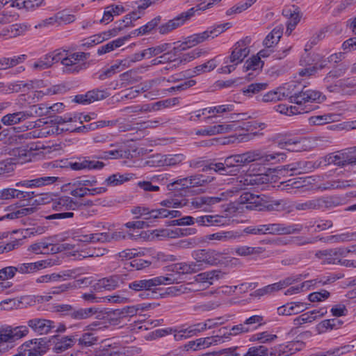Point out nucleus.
<instances>
[{
    "label": "nucleus",
    "instance_id": "obj_17",
    "mask_svg": "<svg viewBox=\"0 0 356 356\" xmlns=\"http://www.w3.org/2000/svg\"><path fill=\"white\" fill-rule=\"evenodd\" d=\"M282 14L288 18L286 22V33L290 35L292 31L296 28L300 19V9L296 6L286 8L282 10Z\"/></svg>",
    "mask_w": 356,
    "mask_h": 356
},
{
    "label": "nucleus",
    "instance_id": "obj_60",
    "mask_svg": "<svg viewBox=\"0 0 356 356\" xmlns=\"http://www.w3.org/2000/svg\"><path fill=\"white\" fill-rule=\"evenodd\" d=\"M264 317L259 315H254L247 318L243 323L245 325L248 326L249 332L256 330L258 326L263 324Z\"/></svg>",
    "mask_w": 356,
    "mask_h": 356
},
{
    "label": "nucleus",
    "instance_id": "obj_9",
    "mask_svg": "<svg viewBox=\"0 0 356 356\" xmlns=\"http://www.w3.org/2000/svg\"><path fill=\"white\" fill-rule=\"evenodd\" d=\"M175 280L169 277L159 276L151 279L138 280L129 284L130 289L141 292L144 290L153 289L161 284H169L173 282Z\"/></svg>",
    "mask_w": 356,
    "mask_h": 356
},
{
    "label": "nucleus",
    "instance_id": "obj_24",
    "mask_svg": "<svg viewBox=\"0 0 356 356\" xmlns=\"http://www.w3.org/2000/svg\"><path fill=\"white\" fill-rule=\"evenodd\" d=\"M234 129V124H217L196 131L197 135L213 136L220 134L230 132Z\"/></svg>",
    "mask_w": 356,
    "mask_h": 356
},
{
    "label": "nucleus",
    "instance_id": "obj_19",
    "mask_svg": "<svg viewBox=\"0 0 356 356\" xmlns=\"http://www.w3.org/2000/svg\"><path fill=\"white\" fill-rule=\"evenodd\" d=\"M68 166L73 170H99L104 166V163L99 161L87 160L86 158L79 159L78 161L70 162Z\"/></svg>",
    "mask_w": 356,
    "mask_h": 356
},
{
    "label": "nucleus",
    "instance_id": "obj_3",
    "mask_svg": "<svg viewBox=\"0 0 356 356\" xmlns=\"http://www.w3.org/2000/svg\"><path fill=\"white\" fill-rule=\"evenodd\" d=\"M77 204L74 200L68 196H62L58 197L52 203V210L63 211L54 214L46 216V220H60L68 218H73L74 213L65 211H76Z\"/></svg>",
    "mask_w": 356,
    "mask_h": 356
},
{
    "label": "nucleus",
    "instance_id": "obj_34",
    "mask_svg": "<svg viewBox=\"0 0 356 356\" xmlns=\"http://www.w3.org/2000/svg\"><path fill=\"white\" fill-rule=\"evenodd\" d=\"M296 345L294 342H290L286 345L281 344L279 345L275 349H270V355L275 356H290L294 354L298 350L297 348H294Z\"/></svg>",
    "mask_w": 356,
    "mask_h": 356
},
{
    "label": "nucleus",
    "instance_id": "obj_18",
    "mask_svg": "<svg viewBox=\"0 0 356 356\" xmlns=\"http://www.w3.org/2000/svg\"><path fill=\"white\" fill-rule=\"evenodd\" d=\"M121 282L122 279L120 275H113L99 280L97 282L93 284L92 287L94 290L97 291H102V290L111 291L119 287Z\"/></svg>",
    "mask_w": 356,
    "mask_h": 356
},
{
    "label": "nucleus",
    "instance_id": "obj_58",
    "mask_svg": "<svg viewBox=\"0 0 356 356\" xmlns=\"http://www.w3.org/2000/svg\"><path fill=\"white\" fill-rule=\"evenodd\" d=\"M277 338L276 334H272L268 332H262L257 333L250 338L251 341H259L261 343H270L275 341Z\"/></svg>",
    "mask_w": 356,
    "mask_h": 356
},
{
    "label": "nucleus",
    "instance_id": "obj_13",
    "mask_svg": "<svg viewBox=\"0 0 356 356\" xmlns=\"http://www.w3.org/2000/svg\"><path fill=\"white\" fill-rule=\"evenodd\" d=\"M110 95L107 89H92L85 94H79L74 96L73 102L79 104H90L96 101H100L107 98Z\"/></svg>",
    "mask_w": 356,
    "mask_h": 356
},
{
    "label": "nucleus",
    "instance_id": "obj_40",
    "mask_svg": "<svg viewBox=\"0 0 356 356\" xmlns=\"http://www.w3.org/2000/svg\"><path fill=\"white\" fill-rule=\"evenodd\" d=\"M264 252L262 247L239 246L234 249V252L238 256L246 257L253 254H260Z\"/></svg>",
    "mask_w": 356,
    "mask_h": 356
},
{
    "label": "nucleus",
    "instance_id": "obj_7",
    "mask_svg": "<svg viewBox=\"0 0 356 356\" xmlns=\"http://www.w3.org/2000/svg\"><path fill=\"white\" fill-rule=\"evenodd\" d=\"M321 164V162L318 161H300L284 165L281 168L278 167L277 172L280 175H284V172H289L290 176L305 174L319 168Z\"/></svg>",
    "mask_w": 356,
    "mask_h": 356
},
{
    "label": "nucleus",
    "instance_id": "obj_30",
    "mask_svg": "<svg viewBox=\"0 0 356 356\" xmlns=\"http://www.w3.org/2000/svg\"><path fill=\"white\" fill-rule=\"evenodd\" d=\"M226 220V218L218 215L202 216L195 218V222L201 226L223 225Z\"/></svg>",
    "mask_w": 356,
    "mask_h": 356
},
{
    "label": "nucleus",
    "instance_id": "obj_57",
    "mask_svg": "<svg viewBox=\"0 0 356 356\" xmlns=\"http://www.w3.org/2000/svg\"><path fill=\"white\" fill-rule=\"evenodd\" d=\"M34 212V208L33 207H28V208H21L19 209H17L15 211L9 213L4 216L1 217L0 218L1 220H3L5 218L7 219H15V218H19L23 216L29 215Z\"/></svg>",
    "mask_w": 356,
    "mask_h": 356
},
{
    "label": "nucleus",
    "instance_id": "obj_47",
    "mask_svg": "<svg viewBox=\"0 0 356 356\" xmlns=\"http://www.w3.org/2000/svg\"><path fill=\"white\" fill-rule=\"evenodd\" d=\"M334 114L331 113L321 115H314L309 118V122L312 125H323L334 122Z\"/></svg>",
    "mask_w": 356,
    "mask_h": 356
},
{
    "label": "nucleus",
    "instance_id": "obj_1",
    "mask_svg": "<svg viewBox=\"0 0 356 356\" xmlns=\"http://www.w3.org/2000/svg\"><path fill=\"white\" fill-rule=\"evenodd\" d=\"M316 92L310 90V87L302 83L291 81L271 90L261 97L263 102H271L288 99L291 103L305 102L316 98Z\"/></svg>",
    "mask_w": 356,
    "mask_h": 356
},
{
    "label": "nucleus",
    "instance_id": "obj_5",
    "mask_svg": "<svg viewBox=\"0 0 356 356\" xmlns=\"http://www.w3.org/2000/svg\"><path fill=\"white\" fill-rule=\"evenodd\" d=\"M310 90L316 92V98L314 99L305 101V102L294 103L295 106H286V105L280 104L277 106V111L281 113L286 114V115L291 116L296 114L309 113L311 110L310 104L316 103L320 104L325 99V96L318 90H314L310 88Z\"/></svg>",
    "mask_w": 356,
    "mask_h": 356
},
{
    "label": "nucleus",
    "instance_id": "obj_2",
    "mask_svg": "<svg viewBox=\"0 0 356 356\" xmlns=\"http://www.w3.org/2000/svg\"><path fill=\"white\" fill-rule=\"evenodd\" d=\"M46 310L68 316L73 321L86 320L98 312L96 307L77 308L68 304H48Z\"/></svg>",
    "mask_w": 356,
    "mask_h": 356
},
{
    "label": "nucleus",
    "instance_id": "obj_43",
    "mask_svg": "<svg viewBox=\"0 0 356 356\" xmlns=\"http://www.w3.org/2000/svg\"><path fill=\"white\" fill-rule=\"evenodd\" d=\"M179 103L178 97H173L161 100L152 104V109L153 111H160L163 108H170L176 106Z\"/></svg>",
    "mask_w": 356,
    "mask_h": 356
},
{
    "label": "nucleus",
    "instance_id": "obj_20",
    "mask_svg": "<svg viewBox=\"0 0 356 356\" xmlns=\"http://www.w3.org/2000/svg\"><path fill=\"white\" fill-rule=\"evenodd\" d=\"M307 305H309V304L300 302L287 303L277 308V314L286 316L297 314L309 308Z\"/></svg>",
    "mask_w": 356,
    "mask_h": 356
},
{
    "label": "nucleus",
    "instance_id": "obj_36",
    "mask_svg": "<svg viewBox=\"0 0 356 356\" xmlns=\"http://www.w3.org/2000/svg\"><path fill=\"white\" fill-rule=\"evenodd\" d=\"M319 240L324 242L330 243H341L351 241H356V232H346L341 234L331 235L327 236L325 239L319 238Z\"/></svg>",
    "mask_w": 356,
    "mask_h": 356
},
{
    "label": "nucleus",
    "instance_id": "obj_26",
    "mask_svg": "<svg viewBox=\"0 0 356 356\" xmlns=\"http://www.w3.org/2000/svg\"><path fill=\"white\" fill-rule=\"evenodd\" d=\"M92 282V277H84L83 279H79L74 282L72 284H61L58 286L53 287L51 290L48 293L49 294H58L61 292L66 291L69 289L75 288L77 286H80L81 284L88 286L91 285Z\"/></svg>",
    "mask_w": 356,
    "mask_h": 356
},
{
    "label": "nucleus",
    "instance_id": "obj_50",
    "mask_svg": "<svg viewBox=\"0 0 356 356\" xmlns=\"http://www.w3.org/2000/svg\"><path fill=\"white\" fill-rule=\"evenodd\" d=\"M257 0H247L245 2H239L236 5L232 6L229 9L226 11L227 15H232L233 14L241 13L243 11L249 8L252 5H253Z\"/></svg>",
    "mask_w": 356,
    "mask_h": 356
},
{
    "label": "nucleus",
    "instance_id": "obj_12",
    "mask_svg": "<svg viewBox=\"0 0 356 356\" xmlns=\"http://www.w3.org/2000/svg\"><path fill=\"white\" fill-rule=\"evenodd\" d=\"M250 43V38L246 37L235 43L233 47L231 55L227 57L225 63H232L234 65L241 63L250 54L248 45Z\"/></svg>",
    "mask_w": 356,
    "mask_h": 356
},
{
    "label": "nucleus",
    "instance_id": "obj_62",
    "mask_svg": "<svg viewBox=\"0 0 356 356\" xmlns=\"http://www.w3.org/2000/svg\"><path fill=\"white\" fill-rule=\"evenodd\" d=\"M231 27L230 23H224L215 26L214 27L209 28L207 31L208 33L209 37L211 38H214L218 36L220 33H223L227 29Z\"/></svg>",
    "mask_w": 356,
    "mask_h": 356
},
{
    "label": "nucleus",
    "instance_id": "obj_55",
    "mask_svg": "<svg viewBox=\"0 0 356 356\" xmlns=\"http://www.w3.org/2000/svg\"><path fill=\"white\" fill-rule=\"evenodd\" d=\"M138 233V232H136ZM140 236V234H134L131 232H125L124 231H115L110 234L111 241H121L128 237L130 239L136 240Z\"/></svg>",
    "mask_w": 356,
    "mask_h": 356
},
{
    "label": "nucleus",
    "instance_id": "obj_46",
    "mask_svg": "<svg viewBox=\"0 0 356 356\" xmlns=\"http://www.w3.org/2000/svg\"><path fill=\"white\" fill-rule=\"evenodd\" d=\"M170 47V44L163 43L159 45L149 47L144 49V54L145 57L150 58L153 56H158L159 54L167 51Z\"/></svg>",
    "mask_w": 356,
    "mask_h": 356
},
{
    "label": "nucleus",
    "instance_id": "obj_59",
    "mask_svg": "<svg viewBox=\"0 0 356 356\" xmlns=\"http://www.w3.org/2000/svg\"><path fill=\"white\" fill-rule=\"evenodd\" d=\"M270 355V350L265 346H252L249 348L243 356H268Z\"/></svg>",
    "mask_w": 356,
    "mask_h": 356
},
{
    "label": "nucleus",
    "instance_id": "obj_25",
    "mask_svg": "<svg viewBox=\"0 0 356 356\" xmlns=\"http://www.w3.org/2000/svg\"><path fill=\"white\" fill-rule=\"evenodd\" d=\"M171 270L177 274L185 275L197 273L200 271V268L195 261L181 262L173 264L171 266Z\"/></svg>",
    "mask_w": 356,
    "mask_h": 356
},
{
    "label": "nucleus",
    "instance_id": "obj_64",
    "mask_svg": "<svg viewBox=\"0 0 356 356\" xmlns=\"http://www.w3.org/2000/svg\"><path fill=\"white\" fill-rule=\"evenodd\" d=\"M344 93L348 95L356 94V76L343 79Z\"/></svg>",
    "mask_w": 356,
    "mask_h": 356
},
{
    "label": "nucleus",
    "instance_id": "obj_42",
    "mask_svg": "<svg viewBox=\"0 0 356 356\" xmlns=\"http://www.w3.org/2000/svg\"><path fill=\"white\" fill-rule=\"evenodd\" d=\"M347 67L343 65H340L337 67L330 70L323 81L325 83H330L332 82L334 80L343 76L346 72Z\"/></svg>",
    "mask_w": 356,
    "mask_h": 356
},
{
    "label": "nucleus",
    "instance_id": "obj_32",
    "mask_svg": "<svg viewBox=\"0 0 356 356\" xmlns=\"http://www.w3.org/2000/svg\"><path fill=\"white\" fill-rule=\"evenodd\" d=\"M7 334V340L9 343L14 342L29 333V328L25 325L17 326L14 328L5 329Z\"/></svg>",
    "mask_w": 356,
    "mask_h": 356
},
{
    "label": "nucleus",
    "instance_id": "obj_53",
    "mask_svg": "<svg viewBox=\"0 0 356 356\" xmlns=\"http://www.w3.org/2000/svg\"><path fill=\"white\" fill-rule=\"evenodd\" d=\"M263 65H264V62L261 61L260 56L257 55V56H253L250 59H248L245 63L243 68H244L245 71H249V70L256 71L259 69L262 68Z\"/></svg>",
    "mask_w": 356,
    "mask_h": 356
},
{
    "label": "nucleus",
    "instance_id": "obj_37",
    "mask_svg": "<svg viewBox=\"0 0 356 356\" xmlns=\"http://www.w3.org/2000/svg\"><path fill=\"white\" fill-rule=\"evenodd\" d=\"M44 268V261L18 264L20 273H34Z\"/></svg>",
    "mask_w": 356,
    "mask_h": 356
},
{
    "label": "nucleus",
    "instance_id": "obj_45",
    "mask_svg": "<svg viewBox=\"0 0 356 356\" xmlns=\"http://www.w3.org/2000/svg\"><path fill=\"white\" fill-rule=\"evenodd\" d=\"M66 330L67 327L64 323H56L53 321L46 319V334L63 333Z\"/></svg>",
    "mask_w": 356,
    "mask_h": 356
},
{
    "label": "nucleus",
    "instance_id": "obj_44",
    "mask_svg": "<svg viewBox=\"0 0 356 356\" xmlns=\"http://www.w3.org/2000/svg\"><path fill=\"white\" fill-rule=\"evenodd\" d=\"M44 0H15L14 4H10V7H17L19 9H33L42 4Z\"/></svg>",
    "mask_w": 356,
    "mask_h": 356
},
{
    "label": "nucleus",
    "instance_id": "obj_52",
    "mask_svg": "<svg viewBox=\"0 0 356 356\" xmlns=\"http://www.w3.org/2000/svg\"><path fill=\"white\" fill-rule=\"evenodd\" d=\"M302 224L281 223V234L289 235L300 234L303 229Z\"/></svg>",
    "mask_w": 356,
    "mask_h": 356
},
{
    "label": "nucleus",
    "instance_id": "obj_4",
    "mask_svg": "<svg viewBox=\"0 0 356 356\" xmlns=\"http://www.w3.org/2000/svg\"><path fill=\"white\" fill-rule=\"evenodd\" d=\"M225 254L215 250L201 249L194 251L193 257L198 264L200 270L207 266H216L225 263Z\"/></svg>",
    "mask_w": 356,
    "mask_h": 356
},
{
    "label": "nucleus",
    "instance_id": "obj_48",
    "mask_svg": "<svg viewBox=\"0 0 356 356\" xmlns=\"http://www.w3.org/2000/svg\"><path fill=\"white\" fill-rule=\"evenodd\" d=\"M98 341V337L91 332L83 333L78 339V345L82 348L92 346Z\"/></svg>",
    "mask_w": 356,
    "mask_h": 356
},
{
    "label": "nucleus",
    "instance_id": "obj_15",
    "mask_svg": "<svg viewBox=\"0 0 356 356\" xmlns=\"http://www.w3.org/2000/svg\"><path fill=\"white\" fill-rule=\"evenodd\" d=\"M243 156L244 157V160H245L246 164L253 161H259L261 163L265 164L279 157H281L282 160L284 159V154L274 153L268 154L259 149L246 152L243 153Z\"/></svg>",
    "mask_w": 356,
    "mask_h": 356
},
{
    "label": "nucleus",
    "instance_id": "obj_11",
    "mask_svg": "<svg viewBox=\"0 0 356 356\" xmlns=\"http://www.w3.org/2000/svg\"><path fill=\"white\" fill-rule=\"evenodd\" d=\"M195 8H191L187 11L182 12L177 17L159 26V31L161 34H167L190 20L195 14Z\"/></svg>",
    "mask_w": 356,
    "mask_h": 356
},
{
    "label": "nucleus",
    "instance_id": "obj_31",
    "mask_svg": "<svg viewBox=\"0 0 356 356\" xmlns=\"http://www.w3.org/2000/svg\"><path fill=\"white\" fill-rule=\"evenodd\" d=\"M209 38V37L207 31L200 33L193 34L191 36H188L186 41L179 47V51L186 50L187 48L195 46L196 44L201 43L206 40H208Z\"/></svg>",
    "mask_w": 356,
    "mask_h": 356
},
{
    "label": "nucleus",
    "instance_id": "obj_49",
    "mask_svg": "<svg viewBox=\"0 0 356 356\" xmlns=\"http://www.w3.org/2000/svg\"><path fill=\"white\" fill-rule=\"evenodd\" d=\"M130 175H120L119 173L113 174L109 176L106 180L105 183L108 186H115L120 184H122L124 182L129 181L130 179Z\"/></svg>",
    "mask_w": 356,
    "mask_h": 356
},
{
    "label": "nucleus",
    "instance_id": "obj_14",
    "mask_svg": "<svg viewBox=\"0 0 356 356\" xmlns=\"http://www.w3.org/2000/svg\"><path fill=\"white\" fill-rule=\"evenodd\" d=\"M336 205L337 204L332 197H320L307 200L305 202L297 203L295 205V209L298 211L318 210Z\"/></svg>",
    "mask_w": 356,
    "mask_h": 356
},
{
    "label": "nucleus",
    "instance_id": "obj_56",
    "mask_svg": "<svg viewBox=\"0 0 356 356\" xmlns=\"http://www.w3.org/2000/svg\"><path fill=\"white\" fill-rule=\"evenodd\" d=\"M179 51V47H174L172 50L163 53L161 56L151 60V65H157L161 64H166L169 60L171 55L177 56V53Z\"/></svg>",
    "mask_w": 356,
    "mask_h": 356
},
{
    "label": "nucleus",
    "instance_id": "obj_63",
    "mask_svg": "<svg viewBox=\"0 0 356 356\" xmlns=\"http://www.w3.org/2000/svg\"><path fill=\"white\" fill-rule=\"evenodd\" d=\"M346 165L356 164V146L342 150Z\"/></svg>",
    "mask_w": 356,
    "mask_h": 356
},
{
    "label": "nucleus",
    "instance_id": "obj_21",
    "mask_svg": "<svg viewBox=\"0 0 356 356\" xmlns=\"http://www.w3.org/2000/svg\"><path fill=\"white\" fill-rule=\"evenodd\" d=\"M191 166L193 168H199L202 167V172H207L209 170H213L215 172L218 173L221 175H229L228 167L223 163H213L210 162L207 164L204 163V161H200L195 163L193 165L191 164Z\"/></svg>",
    "mask_w": 356,
    "mask_h": 356
},
{
    "label": "nucleus",
    "instance_id": "obj_41",
    "mask_svg": "<svg viewBox=\"0 0 356 356\" xmlns=\"http://www.w3.org/2000/svg\"><path fill=\"white\" fill-rule=\"evenodd\" d=\"M202 54V50L197 48L181 55L177 54L176 56H177V58L178 59L180 65L181 66L200 57Z\"/></svg>",
    "mask_w": 356,
    "mask_h": 356
},
{
    "label": "nucleus",
    "instance_id": "obj_54",
    "mask_svg": "<svg viewBox=\"0 0 356 356\" xmlns=\"http://www.w3.org/2000/svg\"><path fill=\"white\" fill-rule=\"evenodd\" d=\"M327 164H334L340 167L346 165V160L342 151L337 152L336 154H330L325 158Z\"/></svg>",
    "mask_w": 356,
    "mask_h": 356
},
{
    "label": "nucleus",
    "instance_id": "obj_6",
    "mask_svg": "<svg viewBox=\"0 0 356 356\" xmlns=\"http://www.w3.org/2000/svg\"><path fill=\"white\" fill-rule=\"evenodd\" d=\"M65 106L63 103L58 102L50 105L46 104V124L49 123L64 124L65 122H76L81 120V117L76 115L66 114L63 117L56 115V113L62 112Z\"/></svg>",
    "mask_w": 356,
    "mask_h": 356
},
{
    "label": "nucleus",
    "instance_id": "obj_28",
    "mask_svg": "<svg viewBox=\"0 0 356 356\" xmlns=\"http://www.w3.org/2000/svg\"><path fill=\"white\" fill-rule=\"evenodd\" d=\"M142 15H143V14L138 8L127 14L124 17V19L122 20V22H120V26L119 27L114 28L109 31V35L115 36L123 27L132 26V21L137 20L138 19L140 18Z\"/></svg>",
    "mask_w": 356,
    "mask_h": 356
},
{
    "label": "nucleus",
    "instance_id": "obj_16",
    "mask_svg": "<svg viewBox=\"0 0 356 356\" xmlns=\"http://www.w3.org/2000/svg\"><path fill=\"white\" fill-rule=\"evenodd\" d=\"M225 195L224 193H221L220 196H198L193 197L191 200L186 199V200L188 202L187 206H191L194 209H202L204 211H207L208 207L221 202L225 200Z\"/></svg>",
    "mask_w": 356,
    "mask_h": 356
},
{
    "label": "nucleus",
    "instance_id": "obj_38",
    "mask_svg": "<svg viewBox=\"0 0 356 356\" xmlns=\"http://www.w3.org/2000/svg\"><path fill=\"white\" fill-rule=\"evenodd\" d=\"M223 275L224 273L221 270H212L198 274L197 275V280L212 284L213 281L222 278Z\"/></svg>",
    "mask_w": 356,
    "mask_h": 356
},
{
    "label": "nucleus",
    "instance_id": "obj_29",
    "mask_svg": "<svg viewBox=\"0 0 356 356\" xmlns=\"http://www.w3.org/2000/svg\"><path fill=\"white\" fill-rule=\"evenodd\" d=\"M40 149H44V145L40 142L32 143L30 145V148L29 150L24 149L22 147H18L15 149H13V155L18 156L19 159H22L21 162H25L29 161L31 159V156L32 153L31 150L36 149L39 150Z\"/></svg>",
    "mask_w": 356,
    "mask_h": 356
},
{
    "label": "nucleus",
    "instance_id": "obj_22",
    "mask_svg": "<svg viewBox=\"0 0 356 356\" xmlns=\"http://www.w3.org/2000/svg\"><path fill=\"white\" fill-rule=\"evenodd\" d=\"M31 116L28 111H19L13 113H8L2 117L1 122L6 126H11L20 123Z\"/></svg>",
    "mask_w": 356,
    "mask_h": 356
},
{
    "label": "nucleus",
    "instance_id": "obj_8",
    "mask_svg": "<svg viewBox=\"0 0 356 356\" xmlns=\"http://www.w3.org/2000/svg\"><path fill=\"white\" fill-rule=\"evenodd\" d=\"M76 341V339L73 335L61 336L60 334H52L46 340V349L53 346L52 349L55 353H63L72 348Z\"/></svg>",
    "mask_w": 356,
    "mask_h": 356
},
{
    "label": "nucleus",
    "instance_id": "obj_51",
    "mask_svg": "<svg viewBox=\"0 0 356 356\" xmlns=\"http://www.w3.org/2000/svg\"><path fill=\"white\" fill-rule=\"evenodd\" d=\"M238 235L233 232H220L207 236L209 240H217L220 241H227L230 239H235Z\"/></svg>",
    "mask_w": 356,
    "mask_h": 356
},
{
    "label": "nucleus",
    "instance_id": "obj_23",
    "mask_svg": "<svg viewBox=\"0 0 356 356\" xmlns=\"http://www.w3.org/2000/svg\"><path fill=\"white\" fill-rule=\"evenodd\" d=\"M218 65L216 58L208 60L207 63L197 65L193 70H188L183 74L184 76H194L215 69Z\"/></svg>",
    "mask_w": 356,
    "mask_h": 356
},
{
    "label": "nucleus",
    "instance_id": "obj_27",
    "mask_svg": "<svg viewBox=\"0 0 356 356\" xmlns=\"http://www.w3.org/2000/svg\"><path fill=\"white\" fill-rule=\"evenodd\" d=\"M23 346L29 348L28 356H40L44 353V341L42 338L29 340Z\"/></svg>",
    "mask_w": 356,
    "mask_h": 356
},
{
    "label": "nucleus",
    "instance_id": "obj_39",
    "mask_svg": "<svg viewBox=\"0 0 356 356\" xmlns=\"http://www.w3.org/2000/svg\"><path fill=\"white\" fill-rule=\"evenodd\" d=\"M161 16H156L151 21L147 22L145 25L142 26L138 29H136L132 33L135 35H142L147 34L159 25V24L161 22Z\"/></svg>",
    "mask_w": 356,
    "mask_h": 356
},
{
    "label": "nucleus",
    "instance_id": "obj_61",
    "mask_svg": "<svg viewBox=\"0 0 356 356\" xmlns=\"http://www.w3.org/2000/svg\"><path fill=\"white\" fill-rule=\"evenodd\" d=\"M194 187L203 186L214 180L213 177L206 176L202 174H196L191 176Z\"/></svg>",
    "mask_w": 356,
    "mask_h": 356
},
{
    "label": "nucleus",
    "instance_id": "obj_33",
    "mask_svg": "<svg viewBox=\"0 0 356 356\" xmlns=\"http://www.w3.org/2000/svg\"><path fill=\"white\" fill-rule=\"evenodd\" d=\"M254 209L258 211L266 210L271 211H283L285 209V204L283 200H271L266 201L264 203L255 204Z\"/></svg>",
    "mask_w": 356,
    "mask_h": 356
},
{
    "label": "nucleus",
    "instance_id": "obj_35",
    "mask_svg": "<svg viewBox=\"0 0 356 356\" xmlns=\"http://www.w3.org/2000/svg\"><path fill=\"white\" fill-rule=\"evenodd\" d=\"M26 57L25 54L12 58L3 57L0 58V70H6L20 64L26 60Z\"/></svg>",
    "mask_w": 356,
    "mask_h": 356
},
{
    "label": "nucleus",
    "instance_id": "obj_10",
    "mask_svg": "<svg viewBox=\"0 0 356 356\" xmlns=\"http://www.w3.org/2000/svg\"><path fill=\"white\" fill-rule=\"evenodd\" d=\"M89 57V54L84 52H77L65 56L63 60V72L67 74L77 73L86 67L84 63L81 61L86 60Z\"/></svg>",
    "mask_w": 356,
    "mask_h": 356
}]
</instances>
